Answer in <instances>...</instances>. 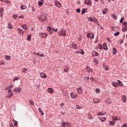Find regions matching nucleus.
<instances>
[{
    "mask_svg": "<svg viewBox=\"0 0 127 127\" xmlns=\"http://www.w3.org/2000/svg\"><path fill=\"white\" fill-rule=\"evenodd\" d=\"M107 40L108 42H112V41H111V40L109 38H107Z\"/></svg>",
    "mask_w": 127,
    "mask_h": 127,
    "instance_id": "nucleus-61",
    "label": "nucleus"
},
{
    "mask_svg": "<svg viewBox=\"0 0 127 127\" xmlns=\"http://www.w3.org/2000/svg\"><path fill=\"white\" fill-rule=\"evenodd\" d=\"M12 122L14 123V126H15V127H16V126H17V122L15 121V120H13Z\"/></svg>",
    "mask_w": 127,
    "mask_h": 127,
    "instance_id": "nucleus-38",
    "label": "nucleus"
},
{
    "mask_svg": "<svg viewBox=\"0 0 127 127\" xmlns=\"http://www.w3.org/2000/svg\"><path fill=\"white\" fill-rule=\"evenodd\" d=\"M114 121H117V117H112Z\"/></svg>",
    "mask_w": 127,
    "mask_h": 127,
    "instance_id": "nucleus-60",
    "label": "nucleus"
},
{
    "mask_svg": "<svg viewBox=\"0 0 127 127\" xmlns=\"http://www.w3.org/2000/svg\"><path fill=\"white\" fill-rule=\"evenodd\" d=\"M12 85L7 87L8 93H10L11 92V88H12Z\"/></svg>",
    "mask_w": 127,
    "mask_h": 127,
    "instance_id": "nucleus-21",
    "label": "nucleus"
},
{
    "mask_svg": "<svg viewBox=\"0 0 127 127\" xmlns=\"http://www.w3.org/2000/svg\"><path fill=\"white\" fill-rule=\"evenodd\" d=\"M21 9H26L27 8V6L26 5H23L21 6Z\"/></svg>",
    "mask_w": 127,
    "mask_h": 127,
    "instance_id": "nucleus-30",
    "label": "nucleus"
},
{
    "mask_svg": "<svg viewBox=\"0 0 127 127\" xmlns=\"http://www.w3.org/2000/svg\"><path fill=\"white\" fill-rule=\"evenodd\" d=\"M95 91H96V92L97 93H99V92H100V89L97 88V89H96Z\"/></svg>",
    "mask_w": 127,
    "mask_h": 127,
    "instance_id": "nucleus-55",
    "label": "nucleus"
},
{
    "mask_svg": "<svg viewBox=\"0 0 127 127\" xmlns=\"http://www.w3.org/2000/svg\"><path fill=\"white\" fill-rule=\"evenodd\" d=\"M85 3L87 4V5H91V4H92V1H91V0H85Z\"/></svg>",
    "mask_w": 127,
    "mask_h": 127,
    "instance_id": "nucleus-8",
    "label": "nucleus"
},
{
    "mask_svg": "<svg viewBox=\"0 0 127 127\" xmlns=\"http://www.w3.org/2000/svg\"><path fill=\"white\" fill-rule=\"evenodd\" d=\"M40 76L41 78H47V76L46 75V74L44 73V72H41Z\"/></svg>",
    "mask_w": 127,
    "mask_h": 127,
    "instance_id": "nucleus-11",
    "label": "nucleus"
},
{
    "mask_svg": "<svg viewBox=\"0 0 127 127\" xmlns=\"http://www.w3.org/2000/svg\"><path fill=\"white\" fill-rule=\"evenodd\" d=\"M87 116L88 119H89V120H92V116H91V114L88 113Z\"/></svg>",
    "mask_w": 127,
    "mask_h": 127,
    "instance_id": "nucleus-35",
    "label": "nucleus"
},
{
    "mask_svg": "<svg viewBox=\"0 0 127 127\" xmlns=\"http://www.w3.org/2000/svg\"><path fill=\"white\" fill-rule=\"evenodd\" d=\"M125 19V18L124 17H122L120 20V23H122V22H123V21H124V20Z\"/></svg>",
    "mask_w": 127,
    "mask_h": 127,
    "instance_id": "nucleus-48",
    "label": "nucleus"
},
{
    "mask_svg": "<svg viewBox=\"0 0 127 127\" xmlns=\"http://www.w3.org/2000/svg\"><path fill=\"white\" fill-rule=\"evenodd\" d=\"M7 28H8V29H12V28H13V26L9 23L7 24Z\"/></svg>",
    "mask_w": 127,
    "mask_h": 127,
    "instance_id": "nucleus-16",
    "label": "nucleus"
},
{
    "mask_svg": "<svg viewBox=\"0 0 127 127\" xmlns=\"http://www.w3.org/2000/svg\"><path fill=\"white\" fill-rule=\"evenodd\" d=\"M3 2H6V3H9L10 2L8 0H3Z\"/></svg>",
    "mask_w": 127,
    "mask_h": 127,
    "instance_id": "nucleus-52",
    "label": "nucleus"
},
{
    "mask_svg": "<svg viewBox=\"0 0 127 127\" xmlns=\"http://www.w3.org/2000/svg\"><path fill=\"white\" fill-rule=\"evenodd\" d=\"M114 35L115 36H118L120 35V32H117V33H115Z\"/></svg>",
    "mask_w": 127,
    "mask_h": 127,
    "instance_id": "nucleus-39",
    "label": "nucleus"
},
{
    "mask_svg": "<svg viewBox=\"0 0 127 127\" xmlns=\"http://www.w3.org/2000/svg\"><path fill=\"white\" fill-rule=\"evenodd\" d=\"M103 115H104L103 113L100 112L97 114V116H103Z\"/></svg>",
    "mask_w": 127,
    "mask_h": 127,
    "instance_id": "nucleus-58",
    "label": "nucleus"
},
{
    "mask_svg": "<svg viewBox=\"0 0 127 127\" xmlns=\"http://www.w3.org/2000/svg\"><path fill=\"white\" fill-rule=\"evenodd\" d=\"M27 40L28 41H30V40H31V35H28L27 36Z\"/></svg>",
    "mask_w": 127,
    "mask_h": 127,
    "instance_id": "nucleus-26",
    "label": "nucleus"
},
{
    "mask_svg": "<svg viewBox=\"0 0 127 127\" xmlns=\"http://www.w3.org/2000/svg\"><path fill=\"white\" fill-rule=\"evenodd\" d=\"M94 55L96 57L97 56H99V53H98V52H95Z\"/></svg>",
    "mask_w": 127,
    "mask_h": 127,
    "instance_id": "nucleus-42",
    "label": "nucleus"
},
{
    "mask_svg": "<svg viewBox=\"0 0 127 127\" xmlns=\"http://www.w3.org/2000/svg\"><path fill=\"white\" fill-rule=\"evenodd\" d=\"M103 49H104V50H108V45H107V43H104L103 44Z\"/></svg>",
    "mask_w": 127,
    "mask_h": 127,
    "instance_id": "nucleus-12",
    "label": "nucleus"
},
{
    "mask_svg": "<svg viewBox=\"0 0 127 127\" xmlns=\"http://www.w3.org/2000/svg\"><path fill=\"white\" fill-rule=\"evenodd\" d=\"M112 16L113 18H114V19H117V18H118V17L117 16V15L115 14H112Z\"/></svg>",
    "mask_w": 127,
    "mask_h": 127,
    "instance_id": "nucleus-47",
    "label": "nucleus"
},
{
    "mask_svg": "<svg viewBox=\"0 0 127 127\" xmlns=\"http://www.w3.org/2000/svg\"><path fill=\"white\" fill-rule=\"evenodd\" d=\"M39 36L42 37V38H46V37H47V34L44 33H40Z\"/></svg>",
    "mask_w": 127,
    "mask_h": 127,
    "instance_id": "nucleus-4",
    "label": "nucleus"
},
{
    "mask_svg": "<svg viewBox=\"0 0 127 127\" xmlns=\"http://www.w3.org/2000/svg\"><path fill=\"white\" fill-rule=\"evenodd\" d=\"M0 12H3V8L2 7L0 8Z\"/></svg>",
    "mask_w": 127,
    "mask_h": 127,
    "instance_id": "nucleus-56",
    "label": "nucleus"
},
{
    "mask_svg": "<svg viewBox=\"0 0 127 127\" xmlns=\"http://www.w3.org/2000/svg\"><path fill=\"white\" fill-rule=\"evenodd\" d=\"M21 27L22 28H23V29H25V30L26 31V30H27V26H26V24H24L21 25Z\"/></svg>",
    "mask_w": 127,
    "mask_h": 127,
    "instance_id": "nucleus-19",
    "label": "nucleus"
},
{
    "mask_svg": "<svg viewBox=\"0 0 127 127\" xmlns=\"http://www.w3.org/2000/svg\"><path fill=\"white\" fill-rule=\"evenodd\" d=\"M76 107H76V109H78V110H80V109H83L82 107L79 106L77 105H76Z\"/></svg>",
    "mask_w": 127,
    "mask_h": 127,
    "instance_id": "nucleus-45",
    "label": "nucleus"
},
{
    "mask_svg": "<svg viewBox=\"0 0 127 127\" xmlns=\"http://www.w3.org/2000/svg\"><path fill=\"white\" fill-rule=\"evenodd\" d=\"M38 111L40 112V113H41V114L42 116H43L44 115V113L43 112V111H42V110L41 109V108H39Z\"/></svg>",
    "mask_w": 127,
    "mask_h": 127,
    "instance_id": "nucleus-27",
    "label": "nucleus"
},
{
    "mask_svg": "<svg viewBox=\"0 0 127 127\" xmlns=\"http://www.w3.org/2000/svg\"><path fill=\"white\" fill-rule=\"evenodd\" d=\"M100 120L101 121V122H105V121H106V118H100Z\"/></svg>",
    "mask_w": 127,
    "mask_h": 127,
    "instance_id": "nucleus-40",
    "label": "nucleus"
},
{
    "mask_svg": "<svg viewBox=\"0 0 127 127\" xmlns=\"http://www.w3.org/2000/svg\"><path fill=\"white\" fill-rule=\"evenodd\" d=\"M112 85L114 87H116V88L118 87V83L116 82H113L112 83Z\"/></svg>",
    "mask_w": 127,
    "mask_h": 127,
    "instance_id": "nucleus-28",
    "label": "nucleus"
},
{
    "mask_svg": "<svg viewBox=\"0 0 127 127\" xmlns=\"http://www.w3.org/2000/svg\"><path fill=\"white\" fill-rule=\"evenodd\" d=\"M5 58L6 60H10V56H5Z\"/></svg>",
    "mask_w": 127,
    "mask_h": 127,
    "instance_id": "nucleus-36",
    "label": "nucleus"
},
{
    "mask_svg": "<svg viewBox=\"0 0 127 127\" xmlns=\"http://www.w3.org/2000/svg\"><path fill=\"white\" fill-rule=\"evenodd\" d=\"M109 125H110V126H113V125H115V122L114 121L110 122Z\"/></svg>",
    "mask_w": 127,
    "mask_h": 127,
    "instance_id": "nucleus-41",
    "label": "nucleus"
},
{
    "mask_svg": "<svg viewBox=\"0 0 127 127\" xmlns=\"http://www.w3.org/2000/svg\"><path fill=\"white\" fill-rule=\"evenodd\" d=\"M79 54H81V55H84L85 54V52H84L83 50H79Z\"/></svg>",
    "mask_w": 127,
    "mask_h": 127,
    "instance_id": "nucleus-24",
    "label": "nucleus"
},
{
    "mask_svg": "<svg viewBox=\"0 0 127 127\" xmlns=\"http://www.w3.org/2000/svg\"><path fill=\"white\" fill-rule=\"evenodd\" d=\"M32 10L33 12L35 11V9H34V7H32Z\"/></svg>",
    "mask_w": 127,
    "mask_h": 127,
    "instance_id": "nucleus-63",
    "label": "nucleus"
},
{
    "mask_svg": "<svg viewBox=\"0 0 127 127\" xmlns=\"http://www.w3.org/2000/svg\"><path fill=\"white\" fill-rule=\"evenodd\" d=\"M17 30L18 33H19V34H23V33H24L23 30L21 29L20 28H18Z\"/></svg>",
    "mask_w": 127,
    "mask_h": 127,
    "instance_id": "nucleus-10",
    "label": "nucleus"
},
{
    "mask_svg": "<svg viewBox=\"0 0 127 127\" xmlns=\"http://www.w3.org/2000/svg\"><path fill=\"white\" fill-rule=\"evenodd\" d=\"M112 53L113 55H116V53H117V49L116 48H113Z\"/></svg>",
    "mask_w": 127,
    "mask_h": 127,
    "instance_id": "nucleus-22",
    "label": "nucleus"
},
{
    "mask_svg": "<svg viewBox=\"0 0 127 127\" xmlns=\"http://www.w3.org/2000/svg\"><path fill=\"white\" fill-rule=\"evenodd\" d=\"M123 103H126L127 102V98H126V95H123L122 97Z\"/></svg>",
    "mask_w": 127,
    "mask_h": 127,
    "instance_id": "nucleus-17",
    "label": "nucleus"
},
{
    "mask_svg": "<svg viewBox=\"0 0 127 127\" xmlns=\"http://www.w3.org/2000/svg\"><path fill=\"white\" fill-rule=\"evenodd\" d=\"M29 103L30 105H32L33 106V105H34V103L33 102V101H32V100H30Z\"/></svg>",
    "mask_w": 127,
    "mask_h": 127,
    "instance_id": "nucleus-46",
    "label": "nucleus"
},
{
    "mask_svg": "<svg viewBox=\"0 0 127 127\" xmlns=\"http://www.w3.org/2000/svg\"><path fill=\"white\" fill-rule=\"evenodd\" d=\"M26 71H27V68L24 67L22 68V73H25L26 74Z\"/></svg>",
    "mask_w": 127,
    "mask_h": 127,
    "instance_id": "nucleus-25",
    "label": "nucleus"
},
{
    "mask_svg": "<svg viewBox=\"0 0 127 127\" xmlns=\"http://www.w3.org/2000/svg\"><path fill=\"white\" fill-rule=\"evenodd\" d=\"M13 94H12V92H8V94H7V95L6 96V98H10V97H11V96H13Z\"/></svg>",
    "mask_w": 127,
    "mask_h": 127,
    "instance_id": "nucleus-18",
    "label": "nucleus"
},
{
    "mask_svg": "<svg viewBox=\"0 0 127 127\" xmlns=\"http://www.w3.org/2000/svg\"><path fill=\"white\" fill-rule=\"evenodd\" d=\"M93 62L95 63L96 65H98V64H99V60H98V59L96 58H95L93 60Z\"/></svg>",
    "mask_w": 127,
    "mask_h": 127,
    "instance_id": "nucleus-15",
    "label": "nucleus"
},
{
    "mask_svg": "<svg viewBox=\"0 0 127 127\" xmlns=\"http://www.w3.org/2000/svg\"><path fill=\"white\" fill-rule=\"evenodd\" d=\"M88 20L89 21H91V22H95L97 24L98 23V20H97V18H96L95 17H93V18L89 17L87 18Z\"/></svg>",
    "mask_w": 127,
    "mask_h": 127,
    "instance_id": "nucleus-2",
    "label": "nucleus"
},
{
    "mask_svg": "<svg viewBox=\"0 0 127 127\" xmlns=\"http://www.w3.org/2000/svg\"><path fill=\"white\" fill-rule=\"evenodd\" d=\"M52 31H55V32H57V31H58V29H54V28H53Z\"/></svg>",
    "mask_w": 127,
    "mask_h": 127,
    "instance_id": "nucleus-49",
    "label": "nucleus"
},
{
    "mask_svg": "<svg viewBox=\"0 0 127 127\" xmlns=\"http://www.w3.org/2000/svg\"><path fill=\"white\" fill-rule=\"evenodd\" d=\"M36 55L40 56V57H43V54H40L39 53L35 54Z\"/></svg>",
    "mask_w": 127,
    "mask_h": 127,
    "instance_id": "nucleus-31",
    "label": "nucleus"
},
{
    "mask_svg": "<svg viewBox=\"0 0 127 127\" xmlns=\"http://www.w3.org/2000/svg\"><path fill=\"white\" fill-rule=\"evenodd\" d=\"M66 125H67V127H70V123L69 122H63L62 124V127H66Z\"/></svg>",
    "mask_w": 127,
    "mask_h": 127,
    "instance_id": "nucleus-6",
    "label": "nucleus"
},
{
    "mask_svg": "<svg viewBox=\"0 0 127 127\" xmlns=\"http://www.w3.org/2000/svg\"><path fill=\"white\" fill-rule=\"evenodd\" d=\"M124 29H125V30H124V32H126V31H127V26H126L125 27H124Z\"/></svg>",
    "mask_w": 127,
    "mask_h": 127,
    "instance_id": "nucleus-54",
    "label": "nucleus"
},
{
    "mask_svg": "<svg viewBox=\"0 0 127 127\" xmlns=\"http://www.w3.org/2000/svg\"><path fill=\"white\" fill-rule=\"evenodd\" d=\"M117 83H118V84L119 85V86H121V87L123 86H124V84H123V83H122V82H121V81H120V80H118V81H117Z\"/></svg>",
    "mask_w": 127,
    "mask_h": 127,
    "instance_id": "nucleus-29",
    "label": "nucleus"
},
{
    "mask_svg": "<svg viewBox=\"0 0 127 127\" xmlns=\"http://www.w3.org/2000/svg\"><path fill=\"white\" fill-rule=\"evenodd\" d=\"M48 91L50 93V94H52V93H53V89L52 88H49Z\"/></svg>",
    "mask_w": 127,
    "mask_h": 127,
    "instance_id": "nucleus-33",
    "label": "nucleus"
},
{
    "mask_svg": "<svg viewBox=\"0 0 127 127\" xmlns=\"http://www.w3.org/2000/svg\"><path fill=\"white\" fill-rule=\"evenodd\" d=\"M70 48H73V49H77V45L72 43L71 44V47H70Z\"/></svg>",
    "mask_w": 127,
    "mask_h": 127,
    "instance_id": "nucleus-14",
    "label": "nucleus"
},
{
    "mask_svg": "<svg viewBox=\"0 0 127 127\" xmlns=\"http://www.w3.org/2000/svg\"><path fill=\"white\" fill-rule=\"evenodd\" d=\"M70 97L71 99H76L78 97L77 94H74V93L71 92L70 94Z\"/></svg>",
    "mask_w": 127,
    "mask_h": 127,
    "instance_id": "nucleus-3",
    "label": "nucleus"
},
{
    "mask_svg": "<svg viewBox=\"0 0 127 127\" xmlns=\"http://www.w3.org/2000/svg\"><path fill=\"white\" fill-rule=\"evenodd\" d=\"M94 104H98L100 103V99H94L93 100Z\"/></svg>",
    "mask_w": 127,
    "mask_h": 127,
    "instance_id": "nucleus-23",
    "label": "nucleus"
},
{
    "mask_svg": "<svg viewBox=\"0 0 127 127\" xmlns=\"http://www.w3.org/2000/svg\"><path fill=\"white\" fill-rule=\"evenodd\" d=\"M86 9H85V8H83V9H82V11H81V14H84V13H85V10H86Z\"/></svg>",
    "mask_w": 127,
    "mask_h": 127,
    "instance_id": "nucleus-51",
    "label": "nucleus"
},
{
    "mask_svg": "<svg viewBox=\"0 0 127 127\" xmlns=\"http://www.w3.org/2000/svg\"><path fill=\"white\" fill-rule=\"evenodd\" d=\"M38 5L39 6H42V5H43V1H39Z\"/></svg>",
    "mask_w": 127,
    "mask_h": 127,
    "instance_id": "nucleus-32",
    "label": "nucleus"
},
{
    "mask_svg": "<svg viewBox=\"0 0 127 127\" xmlns=\"http://www.w3.org/2000/svg\"><path fill=\"white\" fill-rule=\"evenodd\" d=\"M13 18H14V19H16V18H17V14L13 15Z\"/></svg>",
    "mask_w": 127,
    "mask_h": 127,
    "instance_id": "nucleus-50",
    "label": "nucleus"
},
{
    "mask_svg": "<svg viewBox=\"0 0 127 127\" xmlns=\"http://www.w3.org/2000/svg\"><path fill=\"white\" fill-rule=\"evenodd\" d=\"M76 11H77V12H81V9H80V8H77V9H76Z\"/></svg>",
    "mask_w": 127,
    "mask_h": 127,
    "instance_id": "nucleus-57",
    "label": "nucleus"
},
{
    "mask_svg": "<svg viewBox=\"0 0 127 127\" xmlns=\"http://www.w3.org/2000/svg\"><path fill=\"white\" fill-rule=\"evenodd\" d=\"M122 127H127V124L125 123L122 126Z\"/></svg>",
    "mask_w": 127,
    "mask_h": 127,
    "instance_id": "nucleus-59",
    "label": "nucleus"
},
{
    "mask_svg": "<svg viewBox=\"0 0 127 127\" xmlns=\"http://www.w3.org/2000/svg\"><path fill=\"white\" fill-rule=\"evenodd\" d=\"M82 92H83V90L81 87H79L77 89V94H81Z\"/></svg>",
    "mask_w": 127,
    "mask_h": 127,
    "instance_id": "nucleus-13",
    "label": "nucleus"
},
{
    "mask_svg": "<svg viewBox=\"0 0 127 127\" xmlns=\"http://www.w3.org/2000/svg\"><path fill=\"white\" fill-rule=\"evenodd\" d=\"M41 20H42V21H44L45 19H46V16L45 15H43L40 18Z\"/></svg>",
    "mask_w": 127,
    "mask_h": 127,
    "instance_id": "nucleus-20",
    "label": "nucleus"
},
{
    "mask_svg": "<svg viewBox=\"0 0 127 127\" xmlns=\"http://www.w3.org/2000/svg\"><path fill=\"white\" fill-rule=\"evenodd\" d=\"M98 47L100 50H103V46H102V44H98Z\"/></svg>",
    "mask_w": 127,
    "mask_h": 127,
    "instance_id": "nucleus-37",
    "label": "nucleus"
},
{
    "mask_svg": "<svg viewBox=\"0 0 127 127\" xmlns=\"http://www.w3.org/2000/svg\"><path fill=\"white\" fill-rule=\"evenodd\" d=\"M52 29L53 28L49 26L48 27L47 30H48V31H51V30H52Z\"/></svg>",
    "mask_w": 127,
    "mask_h": 127,
    "instance_id": "nucleus-44",
    "label": "nucleus"
},
{
    "mask_svg": "<svg viewBox=\"0 0 127 127\" xmlns=\"http://www.w3.org/2000/svg\"><path fill=\"white\" fill-rule=\"evenodd\" d=\"M104 69L105 70H106V71H109V67H108V66L105 65L104 66Z\"/></svg>",
    "mask_w": 127,
    "mask_h": 127,
    "instance_id": "nucleus-43",
    "label": "nucleus"
},
{
    "mask_svg": "<svg viewBox=\"0 0 127 127\" xmlns=\"http://www.w3.org/2000/svg\"><path fill=\"white\" fill-rule=\"evenodd\" d=\"M18 80V77H15L13 78V81H17Z\"/></svg>",
    "mask_w": 127,
    "mask_h": 127,
    "instance_id": "nucleus-53",
    "label": "nucleus"
},
{
    "mask_svg": "<svg viewBox=\"0 0 127 127\" xmlns=\"http://www.w3.org/2000/svg\"><path fill=\"white\" fill-rule=\"evenodd\" d=\"M14 92H15V93H20V92H21V88L19 87L15 88L14 89Z\"/></svg>",
    "mask_w": 127,
    "mask_h": 127,
    "instance_id": "nucleus-7",
    "label": "nucleus"
},
{
    "mask_svg": "<svg viewBox=\"0 0 127 127\" xmlns=\"http://www.w3.org/2000/svg\"><path fill=\"white\" fill-rule=\"evenodd\" d=\"M0 65H4V63H3V62H0Z\"/></svg>",
    "mask_w": 127,
    "mask_h": 127,
    "instance_id": "nucleus-64",
    "label": "nucleus"
},
{
    "mask_svg": "<svg viewBox=\"0 0 127 127\" xmlns=\"http://www.w3.org/2000/svg\"><path fill=\"white\" fill-rule=\"evenodd\" d=\"M66 30L61 29L59 31V34L58 35L59 36H62V37H65L66 36Z\"/></svg>",
    "mask_w": 127,
    "mask_h": 127,
    "instance_id": "nucleus-1",
    "label": "nucleus"
},
{
    "mask_svg": "<svg viewBox=\"0 0 127 127\" xmlns=\"http://www.w3.org/2000/svg\"><path fill=\"white\" fill-rule=\"evenodd\" d=\"M123 24H124V25H126V26H127V22H124L123 23Z\"/></svg>",
    "mask_w": 127,
    "mask_h": 127,
    "instance_id": "nucleus-62",
    "label": "nucleus"
},
{
    "mask_svg": "<svg viewBox=\"0 0 127 127\" xmlns=\"http://www.w3.org/2000/svg\"><path fill=\"white\" fill-rule=\"evenodd\" d=\"M87 37H88V38H91L92 39H93V38H94V36L93 34L89 33L87 35Z\"/></svg>",
    "mask_w": 127,
    "mask_h": 127,
    "instance_id": "nucleus-9",
    "label": "nucleus"
},
{
    "mask_svg": "<svg viewBox=\"0 0 127 127\" xmlns=\"http://www.w3.org/2000/svg\"><path fill=\"white\" fill-rule=\"evenodd\" d=\"M107 11H108V9H107V8L104 9L103 10V14H106V13H107Z\"/></svg>",
    "mask_w": 127,
    "mask_h": 127,
    "instance_id": "nucleus-34",
    "label": "nucleus"
},
{
    "mask_svg": "<svg viewBox=\"0 0 127 127\" xmlns=\"http://www.w3.org/2000/svg\"><path fill=\"white\" fill-rule=\"evenodd\" d=\"M55 4L57 7H61V3L57 0L55 1Z\"/></svg>",
    "mask_w": 127,
    "mask_h": 127,
    "instance_id": "nucleus-5",
    "label": "nucleus"
}]
</instances>
